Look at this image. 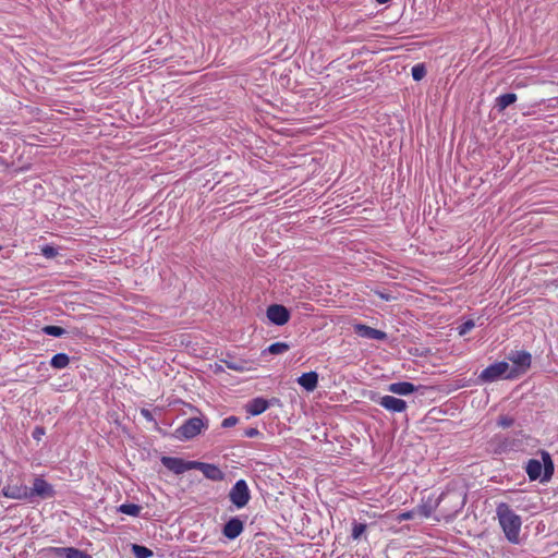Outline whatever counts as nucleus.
<instances>
[{"instance_id":"f257e3e1","label":"nucleus","mask_w":558,"mask_h":558,"mask_svg":"<svg viewBox=\"0 0 558 558\" xmlns=\"http://www.w3.org/2000/svg\"><path fill=\"white\" fill-rule=\"evenodd\" d=\"M496 515L506 539L510 544H520V533L522 526L521 517L517 514L506 502H500L497 505Z\"/></svg>"},{"instance_id":"f03ea898","label":"nucleus","mask_w":558,"mask_h":558,"mask_svg":"<svg viewBox=\"0 0 558 558\" xmlns=\"http://www.w3.org/2000/svg\"><path fill=\"white\" fill-rule=\"evenodd\" d=\"M542 461L537 459H530L525 465V472L530 481L541 480L547 482L554 474V462L547 451H542Z\"/></svg>"},{"instance_id":"7ed1b4c3","label":"nucleus","mask_w":558,"mask_h":558,"mask_svg":"<svg viewBox=\"0 0 558 558\" xmlns=\"http://www.w3.org/2000/svg\"><path fill=\"white\" fill-rule=\"evenodd\" d=\"M507 359L512 363V366L509 365V374H507V379H515L524 375L530 369L532 364V355L524 350L511 351L507 355Z\"/></svg>"},{"instance_id":"20e7f679","label":"nucleus","mask_w":558,"mask_h":558,"mask_svg":"<svg viewBox=\"0 0 558 558\" xmlns=\"http://www.w3.org/2000/svg\"><path fill=\"white\" fill-rule=\"evenodd\" d=\"M208 427L203 417H190L174 430V437L179 440H190Z\"/></svg>"},{"instance_id":"39448f33","label":"nucleus","mask_w":558,"mask_h":558,"mask_svg":"<svg viewBox=\"0 0 558 558\" xmlns=\"http://www.w3.org/2000/svg\"><path fill=\"white\" fill-rule=\"evenodd\" d=\"M229 499L238 509H242L248 504L251 493L248 485L244 480L236 481L231 487L229 492Z\"/></svg>"},{"instance_id":"423d86ee","label":"nucleus","mask_w":558,"mask_h":558,"mask_svg":"<svg viewBox=\"0 0 558 558\" xmlns=\"http://www.w3.org/2000/svg\"><path fill=\"white\" fill-rule=\"evenodd\" d=\"M507 374H509V363L500 361L484 368L478 378L483 383H494L500 378L507 379Z\"/></svg>"},{"instance_id":"0eeeda50","label":"nucleus","mask_w":558,"mask_h":558,"mask_svg":"<svg viewBox=\"0 0 558 558\" xmlns=\"http://www.w3.org/2000/svg\"><path fill=\"white\" fill-rule=\"evenodd\" d=\"M1 494L10 499L27 500L28 487L23 481H14L9 477L1 488Z\"/></svg>"},{"instance_id":"6e6552de","label":"nucleus","mask_w":558,"mask_h":558,"mask_svg":"<svg viewBox=\"0 0 558 558\" xmlns=\"http://www.w3.org/2000/svg\"><path fill=\"white\" fill-rule=\"evenodd\" d=\"M445 499H448L452 506L446 512L447 518H450V519L453 518L457 513H459L464 508L465 495L461 492L442 493L438 497L439 502H441Z\"/></svg>"},{"instance_id":"1a4fd4ad","label":"nucleus","mask_w":558,"mask_h":558,"mask_svg":"<svg viewBox=\"0 0 558 558\" xmlns=\"http://www.w3.org/2000/svg\"><path fill=\"white\" fill-rule=\"evenodd\" d=\"M56 492L53 486L41 477H36L33 483V487L28 488V499L34 497H40L43 499L52 498Z\"/></svg>"},{"instance_id":"9d476101","label":"nucleus","mask_w":558,"mask_h":558,"mask_svg":"<svg viewBox=\"0 0 558 558\" xmlns=\"http://www.w3.org/2000/svg\"><path fill=\"white\" fill-rule=\"evenodd\" d=\"M161 463L165 468L177 475L194 470L195 465V461H185L175 457H162Z\"/></svg>"},{"instance_id":"9b49d317","label":"nucleus","mask_w":558,"mask_h":558,"mask_svg":"<svg viewBox=\"0 0 558 558\" xmlns=\"http://www.w3.org/2000/svg\"><path fill=\"white\" fill-rule=\"evenodd\" d=\"M47 553L50 558H92L90 555L75 547H49Z\"/></svg>"},{"instance_id":"f8f14e48","label":"nucleus","mask_w":558,"mask_h":558,"mask_svg":"<svg viewBox=\"0 0 558 558\" xmlns=\"http://www.w3.org/2000/svg\"><path fill=\"white\" fill-rule=\"evenodd\" d=\"M244 531V521L239 517L230 518L222 527V534L226 538L232 541Z\"/></svg>"},{"instance_id":"ddd939ff","label":"nucleus","mask_w":558,"mask_h":558,"mask_svg":"<svg viewBox=\"0 0 558 558\" xmlns=\"http://www.w3.org/2000/svg\"><path fill=\"white\" fill-rule=\"evenodd\" d=\"M267 317L272 324L282 326L288 323L290 313L283 305L274 304L267 308Z\"/></svg>"},{"instance_id":"4468645a","label":"nucleus","mask_w":558,"mask_h":558,"mask_svg":"<svg viewBox=\"0 0 558 558\" xmlns=\"http://www.w3.org/2000/svg\"><path fill=\"white\" fill-rule=\"evenodd\" d=\"M194 470L201 471L206 478L211 481L218 482L225 478V473L216 464L195 461Z\"/></svg>"},{"instance_id":"2eb2a0df","label":"nucleus","mask_w":558,"mask_h":558,"mask_svg":"<svg viewBox=\"0 0 558 558\" xmlns=\"http://www.w3.org/2000/svg\"><path fill=\"white\" fill-rule=\"evenodd\" d=\"M378 404L391 413L404 412L408 407L404 400L388 395L381 397Z\"/></svg>"},{"instance_id":"dca6fc26","label":"nucleus","mask_w":558,"mask_h":558,"mask_svg":"<svg viewBox=\"0 0 558 558\" xmlns=\"http://www.w3.org/2000/svg\"><path fill=\"white\" fill-rule=\"evenodd\" d=\"M354 331L359 337L365 338V339H374V340H385L387 338V333L379 330L372 328L369 326H366L364 324H356L354 325Z\"/></svg>"},{"instance_id":"f3484780","label":"nucleus","mask_w":558,"mask_h":558,"mask_svg":"<svg viewBox=\"0 0 558 558\" xmlns=\"http://www.w3.org/2000/svg\"><path fill=\"white\" fill-rule=\"evenodd\" d=\"M270 405V401L262 398V397H257V398H254L252 399L247 405H246V411L253 415V416H257L262 413H264Z\"/></svg>"},{"instance_id":"a211bd4d","label":"nucleus","mask_w":558,"mask_h":558,"mask_svg":"<svg viewBox=\"0 0 558 558\" xmlns=\"http://www.w3.org/2000/svg\"><path fill=\"white\" fill-rule=\"evenodd\" d=\"M296 381L306 391H314L318 385V374L316 372L303 373Z\"/></svg>"},{"instance_id":"6ab92c4d","label":"nucleus","mask_w":558,"mask_h":558,"mask_svg":"<svg viewBox=\"0 0 558 558\" xmlns=\"http://www.w3.org/2000/svg\"><path fill=\"white\" fill-rule=\"evenodd\" d=\"M417 388L409 381L392 383L388 386V391L399 396H409L415 392Z\"/></svg>"},{"instance_id":"aec40b11","label":"nucleus","mask_w":558,"mask_h":558,"mask_svg":"<svg viewBox=\"0 0 558 558\" xmlns=\"http://www.w3.org/2000/svg\"><path fill=\"white\" fill-rule=\"evenodd\" d=\"M518 97L514 93H507L498 96L495 100V108L502 112L506 108L517 101Z\"/></svg>"},{"instance_id":"412c9836","label":"nucleus","mask_w":558,"mask_h":558,"mask_svg":"<svg viewBox=\"0 0 558 558\" xmlns=\"http://www.w3.org/2000/svg\"><path fill=\"white\" fill-rule=\"evenodd\" d=\"M439 504L440 502L438 501V499L436 501L428 499L426 501H423L421 505H418L416 511L422 517L429 518V517H432L433 512L436 510V508L438 507Z\"/></svg>"},{"instance_id":"4be33fe9","label":"nucleus","mask_w":558,"mask_h":558,"mask_svg":"<svg viewBox=\"0 0 558 558\" xmlns=\"http://www.w3.org/2000/svg\"><path fill=\"white\" fill-rule=\"evenodd\" d=\"M70 363V357L65 353H57L50 360V365L56 369L65 368Z\"/></svg>"},{"instance_id":"5701e85b","label":"nucleus","mask_w":558,"mask_h":558,"mask_svg":"<svg viewBox=\"0 0 558 558\" xmlns=\"http://www.w3.org/2000/svg\"><path fill=\"white\" fill-rule=\"evenodd\" d=\"M142 507L135 504H122L118 507V512L128 514L131 517H138L141 514Z\"/></svg>"},{"instance_id":"b1692460","label":"nucleus","mask_w":558,"mask_h":558,"mask_svg":"<svg viewBox=\"0 0 558 558\" xmlns=\"http://www.w3.org/2000/svg\"><path fill=\"white\" fill-rule=\"evenodd\" d=\"M132 553L135 558H149L154 555L151 549L137 544L132 545Z\"/></svg>"},{"instance_id":"393cba45","label":"nucleus","mask_w":558,"mask_h":558,"mask_svg":"<svg viewBox=\"0 0 558 558\" xmlns=\"http://www.w3.org/2000/svg\"><path fill=\"white\" fill-rule=\"evenodd\" d=\"M290 349L289 344L286 342H275L270 344L265 351L270 354H282L286 353Z\"/></svg>"},{"instance_id":"a878e982","label":"nucleus","mask_w":558,"mask_h":558,"mask_svg":"<svg viewBox=\"0 0 558 558\" xmlns=\"http://www.w3.org/2000/svg\"><path fill=\"white\" fill-rule=\"evenodd\" d=\"M367 525L365 523H359L356 521L352 524L351 537L356 541L359 539L366 531Z\"/></svg>"},{"instance_id":"bb28decb","label":"nucleus","mask_w":558,"mask_h":558,"mask_svg":"<svg viewBox=\"0 0 558 558\" xmlns=\"http://www.w3.org/2000/svg\"><path fill=\"white\" fill-rule=\"evenodd\" d=\"M222 362L225 363V365H226L229 369H232V371L243 372V371L247 369V367H246V362H244V361H229V360H222Z\"/></svg>"},{"instance_id":"cd10ccee","label":"nucleus","mask_w":558,"mask_h":558,"mask_svg":"<svg viewBox=\"0 0 558 558\" xmlns=\"http://www.w3.org/2000/svg\"><path fill=\"white\" fill-rule=\"evenodd\" d=\"M411 74L414 81H421L426 75L425 65L422 63L415 64L411 70Z\"/></svg>"},{"instance_id":"c85d7f7f","label":"nucleus","mask_w":558,"mask_h":558,"mask_svg":"<svg viewBox=\"0 0 558 558\" xmlns=\"http://www.w3.org/2000/svg\"><path fill=\"white\" fill-rule=\"evenodd\" d=\"M44 332L48 336L61 337L65 333V330L59 326H46Z\"/></svg>"},{"instance_id":"c756f323","label":"nucleus","mask_w":558,"mask_h":558,"mask_svg":"<svg viewBox=\"0 0 558 558\" xmlns=\"http://www.w3.org/2000/svg\"><path fill=\"white\" fill-rule=\"evenodd\" d=\"M41 254L44 257L51 259L58 255V251L52 245L47 244L41 247Z\"/></svg>"},{"instance_id":"7c9ffc66","label":"nucleus","mask_w":558,"mask_h":558,"mask_svg":"<svg viewBox=\"0 0 558 558\" xmlns=\"http://www.w3.org/2000/svg\"><path fill=\"white\" fill-rule=\"evenodd\" d=\"M475 324L473 320L469 319L466 322H464L463 324H461L459 327H458V330H459V335L460 336H464L466 335L469 331H471L473 328H474Z\"/></svg>"},{"instance_id":"2f4dec72","label":"nucleus","mask_w":558,"mask_h":558,"mask_svg":"<svg viewBox=\"0 0 558 558\" xmlns=\"http://www.w3.org/2000/svg\"><path fill=\"white\" fill-rule=\"evenodd\" d=\"M513 423H514L513 417L508 416V415H501L497 420L498 426H500L502 428H508V427L512 426Z\"/></svg>"},{"instance_id":"473e14b6","label":"nucleus","mask_w":558,"mask_h":558,"mask_svg":"<svg viewBox=\"0 0 558 558\" xmlns=\"http://www.w3.org/2000/svg\"><path fill=\"white\" fill-rule=\"evenodd\" d=\"M238 422H239V418L234 415H231V416L223 418V421L221 422V426L223 428H230V427H233L234 425H236Z\"/></svg>"},{"instance_id":"72a5a7b5","label":"nucleus","mask_w":558,"mask_h":558,"mask_svg":"<svg viewBox=\"0 0 558 558\" xmlns=\"http://www.w3.org/2000/svg\"><path fill=\"white\" fill-rule=\"evenodd\" d=\"M414 513H415L414 510L401 512L398 514L397 521L402 522V521L412 520L414 518Z\"/></svg>"},{"instance_id":"f704fd0d","label":"nucleus","mask_w":558,"mask_h":558,"mask_svg":"<svg viewBox=\"0 0 558 558\" xmlns=\"http://www.w3.org/2000/svg\"><path fill=\"white\" fill-rule=\"evenodd\" d=\"M259 434V430L255 427H250L244 430V436L248 438L257 437Z\"/></svg>"},{"instance_id":"c9c22d12","label":"nucleus","mask_w":558,"mask_h":558,"mask_svg":"<svg viewBox=\"0 0 558 558\" xmlns=\"http://www.w3.org/2000/svg\"><path fill=\"white\" fill-rule=\"evenodd\" d=\"M44 435H45V429L40 426L35 427V429L33 430V434H32L33 438L36 440H40Z\"/></svg>"},{"instance_id":"e433bc0d","label":"nucleus","mask_w":558,"mask_h":558,"mask_svg":"<svg viewBox=\"0 0 558 558\" xmlns=\"http://www.w3.org/2000/svg\"><path fill=\"white\" fill-rule=\"evenodd\" d=\"M141 414L148 421H154L153 414L147 409H142Z\"/></svg>"},{"instance_id":"4c0bfd02","label":"nucleus","mask_w":558,"mask_h":558,"mask_svg":"<svg viewBox=\"0 0 558 558\" xmlns=\"http://www.w3.org/2000/svg\"><path fill=\"white\" fill-rule=\"evenodd\" d=\"M379 296L386 301H389L390 300V296L388 294H385V293H379Z\"/></svg>"},{"instance_id":"58836bf2","label":"nucleus","mask_w":558,"mask_h":558,"mask_svg":"<svg viewBox=\"0 0 558 558\" xmlns=\"http://www.w3.org/2000/svg\"><path fill=\"white\" fill-rule=\"evenodd\" d=\"M388 1H389V0H376V2H377L378 4H385V3H387Z\"/></svg>"}]
</instances>
